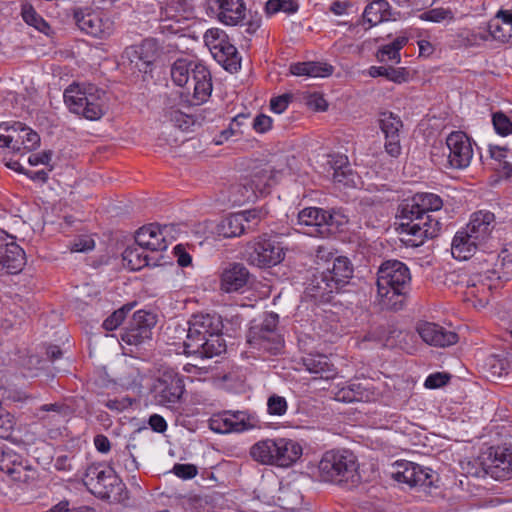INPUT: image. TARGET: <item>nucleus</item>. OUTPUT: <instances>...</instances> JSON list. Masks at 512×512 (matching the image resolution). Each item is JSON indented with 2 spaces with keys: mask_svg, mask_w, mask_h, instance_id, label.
Here are the masks:
<instances>
[{
  "mask_svg": "<svg viewBox=\"0 0 512 512\" xmlns=\"http://www.w3.org/2000/svg\"><path fill=\"white\" fill-rule=\"evenodd\" d=\"M443 207L442 198L434 193H416L400 206L399 226L400 234L410 236L404 241L413 247L424 243L425 239L438 236L442 224L430 215V212L439 211Z\"/></svg>",
  "mask_w": 512,
  "mask_h": 512,
  "instance_id": "nucleus-1",
  "label": "nucleus"
},
{
  "mask_svg": "<svg viewBox=\"0 0 512 512\" xmlns=\"http://www.w3.org/2000/svg\"><path fill=\"white\" fill-rule=\"evenodd\" d=\"M222 329L223 323L219 315H194L189 321L187 337L183 343L184 352L201 358H212L225 352Z\"/></svg>",
  "mask_w": 512,
  "mask_h": 512,
  "instance_id": "nucleus-2",
  "label": "nucleus"
},
{
  "mask_svg": "<svg viewBox=\"0 0 512 512\" xmlns=\"http://www.w3.org/2000/svg\"><path fill=\"white\" fill-rule=\"evenodd\" d=\"M377 300L381 309L398 311L411 288V273L399 260L384 261L377 271Z\"/></svg>",
  "mask_w": 512,
  "mask_h": 512,
  "instance_id": "nucleus-3",
  "label": "nucleus"
},
{
  "mask_svg": "<svg viewBox=\"0 0 512 512\" xmlns=\"http://www.w3.org/2000/svg\"><path fill=\"white\" fill-rule=\"evenodd\" d=\"M358 468L357 457L349 449L328 450L318 464L321 480L336 485H355L360 479Z\"/></svg>",
  "mask_w": 512,
  "mask_h": 512,
  "instance_id": "nucleus-4",
  "label": "nucleus"
},
{
  "mask_svg": "<svg viewBox=\"0 0 512 512\" xmlns=\"http://www.w3.org/2000/svg\"><path fill=\"white\" fill-rule=\"evenodd\" d=\"M84 477L85 486L97 498L113 503L128 499L126 485L112 467L93 463L87 467Z\"/></svg>",
  "mask_w": 512,
  "mask_h": 512,
  "instance_id": "nucleus-5",
  "label": "nucleus"
},
{
  "mask_svg": "<svg viewBox=\"0 0 512 512\" xmlns=\"http://www.w3.org/2000/svg\"><path fill=\"white\" fill-rule=\"evenodd\" d=\"M170 74L174 84L180 87L188 85L189 75H192L193 105H200L211 96L213 88L211 73L201 62L178 58L172 64Z\"/></svg>",
  "mask_w": 512,
  "mask_h": 512,
  "instance_id": "nucleus-6",
  "label": "nucleus"
},
{
  "mask_svg": "<svg viewBox=\"0 0 512 512\" xmlns=\"http://www.w3.org/2000/svg\"><path fill=\"white\" fill-rule=\"evenodd\" d=\"M249 455L262 465L289 467L301 457L302 447L292 439L267 438L253 444Z\"/></svg>",
  "mask_w": 512,
  "mask_h": 512,
  "instance_id": "nucleus-7",
  "label": "nucleus"
},
{
  "mask_svg": "<svg viewBox=\"0 0 512 512\" xmlns=\"http://www.w3.org/2000/svg\"><path fill=\"white\" fill-rule=\"evenodd\" d=\"M64 101L71 112L94 121L105 113L106 92L93 84L73 83L65 89Z\"/></svg>",
  "mask_w": 512,
  "mask_h": 512,
  "instance_id": "nucleus-8",
  "label": "nucleus"
},
{
  "mask_svg": "<svg viewBox=\"0 0 512 512\" xmlns=\"http://www.w3.org/2000/svg\"><path fill=\"white\" fill-rule=\"evenodd\" d=\"M278 323L279 316L274 312L266 313L260 323H253L246 335L250 348L273 355L278 354L284 346Z\"/></svg>",
  "mask_w": 512,
  "mask_h": 512,
  "instance_id": "nucleus-9",
  "label": "nucleus"
},
{
  "mask_svg": "<svg viewBox=\"0 0 512 512\" xmlns=\"http://www.w3.org/2000/svg\"><path fill=\"white\" fill-rule=\"evenodd\" d=\"M245 257L249 264L269 268L281 263L285 257L284 247L276 236L263 234L247 243Z\"/></svg>",
  "mask_w": 512,
  "mask_h": 512,
  "instance_id": "nucleus-10",
  "label": "nucleus"
},
{
  "mask_svg": "<svg viewBox=\"0 0 512 512\" xmlns=\"http://www.w3.org/2000/svg\"><path fill=\"white\" fill-rule=\"evenodd\" d=\"M184 392V377L173 369L164 370L153 385V397L156 404L173 411L181 407Z\"/></svg>",
  "mask_w": 512,
  "mask_h": 512,
  "instance_id": "nucleus-11",
  "label": "nucleus"
},
{
  "mask_svg": "<svg viewBox=\"0 0 512 512\" xmlns=\"http://www.w3.org/2000/svg\"><path fill=\"white\" fill-rule=\"evenodd\" d=\"M397 470L393 473V478L400 483H405L411 488L422 489L425 493H430L434 486V473L431 469L425 468L419 464L401 461L396 463Z\"/></svg>",
  "mask_w": 512,
  "mask_h": 512,
  "instance_id": "nucleus-12",
  "label": "nucleus"
},
{
  "mask_svg": "<svg viewBox=\"0 0 512 512\" xmlns=\"http://www.w3.org/2000/svg\"><path fill=\"white\" fill-rule=\"evenodd\" d=\"M155 325L156 316L153 313L136 311L124 328L121 339L128 345L142 344L145 340L151 339Z\"/></svg>",
  "mask_w": 512,
  "mask_h": 512,
  "instance_id": "nucleus-13",
  "label": "nucleus"
},
{
  "mask_svg": "<svg viewBox=\"0 0 512 512\" xmlns=\"http://www.w3.org/2000/svg\"><path fill=\"white\" fill-rule=\"evenodd\" d=\"M486 469L489 475L496 480L512 478V445L492 446L485 457Z\"/></svg>",
  "mask_w": 512,
  "mask_h": 512,
  "instance_id": "nucleus-14",
  "label": "nucleus"
},
{
  "mask_svg": "<svg viewBox=\"0 0 512 512\" xmlns=\"http://www.w3.org/2000/svg\"><path fill=\"white\" fill-rule=\"evenodd\" d=\"M449 150L448 163L454 169H464L469 166L473 157L471 139L463 131H453L446 138Z\"/></svg>",
  "mask_w": 512,
  "mask_h": 512,
  "instance_id": "nucleus-15",
  "label": "nucleus"
},
{
  "mask_svg": "<svg viewBox=\"0 0 512 512\" xmlns=\"http://www.w3.org/2000/svg\"><path fill=\"white\" fill-rule=\"evenodd\" d=\"M73 19L81 31L96 38L106 39L114 30L113 22L96 12L75 9Z\"/></svg>",
  "mask_w": 512,
  "mask_h": 512,
  "instance_id": "nucleus-16",
  "label": "nucleus"
},
{
  "mask_svg": "<svg viewBox=\"0 0 512 512\" xmlns=\"http://www.w3.org/2000/svg\"><path fill=\"white\" fill-rule=\"evenodd\" d=\"M5 232L0 234V268L9 274L22 271L26 263L24 250Z\"/></svg>",
  "mask_w": 512,
  "mask_h": 512,
  "instance_id": "nucleus-17",
  "label": "nucleus"
},
{
  "mask_svg": "<svg viewBox=\"0 0 512 512\" xmlns=\"http://www.w3.org/2000/svg\"><path fill=\"white\" fill-rule=\"evenodd\" d=\"M159 53L158 41L154 38H147L140 46H130L125 49V55L135 67L143 73L152 71L154 62Z\"/></svg>",
  "mask_w": 512,
  "mask_h": 512,
  "instance_id": "nucleus-18",
  "label": "nucleus"
},
{
  "mask_svg": "<svg viewBox=\"0 0 512 512\" xmlns=\"http://www.w3.org/2000/svg\"><path fill=\"white\" fill-rule=\"evenodd\" d=\"M380 129L385 136L384 148L388 155L397 158L402 152L400 144V129L403 127L402 120L392 112H383L379 119Z\"/></svg>",
  "mask_w": 512,
  "mask_h": 512,
  "instance_id": "nucleus-19",
  "label": "nucleus"
},
{
  "mask_svg": "<svg viewBox=\"0 0 512 512\" xmlns=\"http://www.w3.org/2000/svg\"><path fill=\"white\" fill-rule=\"evenodd\" d=\"M122 260L123 265L132 271H138L148 266L157 267L170 263L163 254L154 255L136 243L128 246L123 251Z\"/></svg>",
  "mask_w": 512,
  "mask_h": 512,
  "instance_id": "nucleus-20",
  "label": "nucleus"
},
{
  "mask_svg": "<svg viewBox=\"0 0 512 512\" xmlns=\"http://www.w3.org/2000/svg\"><path fill=\"white\" fill-rule=\"evenodd\" d=\"M167 229L166 225L162 228L158 224L143 226L136 231L135 242L154 255L162 254L168 247L164 235Z\"/></svg>",
  "mask_w": 512,
  "mask_h": 512,
  "instance_id": "nucleus-21",
  "label": "nucleus"
},
{
  "mask_svg": "<svg viewBox=\"0 0 512 512\" xmlns=\"http://www.w3.org/2000/svg\"><path fill=\"white\" fill-rule=\"evenodd\" d=\"M251 274L242 263H230L223 269L220 278V289L226 293L240 292L249 283Z\"/></svg>",
  "mask_w": 512,
  "mask_h": 512,
  "instance_id": "nucleus-22",
  "label": "nucleus"
},
{
  "mask_svg": "<svg viewBox=\"0 0 512 512\" xmlns=\"http://www.w3.org/2000/svg\"><path fill=\"white\" fill-rule=\"evenodd\" d=\"M417 332L422 340L432 346L446 347L457 343V333L430 322L418 325Z\"/></svg>",
  "mask_w": 512,
  "mask_h": 512,
  "instance_id": "nucleus-23",
  "label": "nucleus"
},
{
  "mask_svg": "<svg viewBox=\"0 0 512 512\" xmlns=\"http://www.w3.org/2000/svg\"><path fill=\"white\" fill-rule=\"evenodd\" d=\"M375 391L368 380L351 381L346 386L340 388L335 394V399L344 403L369 402L374 400Z\"/></svg>",
  "mask_w": 512,
  "mask_h": 512,
  "instance_id": "nucleus-24",
  "label": "nucleus"
},
{
  "mask_svg": "<svg viewBox=\"0 0 512 512\" xmlns=\"http://www.w3.org/2000/svg\"><path fill=\"white\" fill-rule=\"evenodd\" d=\"M305 295L318 302H329L334 293H338L337 286L331 283L325 273L317 272L312 275L305 287Z\"/></svg>",
  "mask_w": 512,
  "mask_h": 512,
  "instance_id": "nucleus-25",
  "label": "nucleus"
},
{
  "mask_svg": "<svg viewBox=\"0 0 512 512\" xmlns=\"http://www.w3.org/2000/svg\"><path fill=\"white\" fill-rule=\"evenodd\" d=\"M217 8V16L220 22L235 26L244 20L246 7L243 0H210Z\"/></svg>",
  "mask_w": 512,
  "mask_h": 512,
  "instance_id": "nucleus-26",
  "label": "nucleus"
},
{
  "mask_svg": "<svg viewBox=\"0 0 512 512\" xmlns=\"http://www.w3.org/2000/svg\"><path fill=\"white\" fill-rule=\"evenodd\" d=\"M495 228V216L490 211H478L472 214L465 229L481 244L485 242Z\"/></svg>",
  "mask_w": 512,
  "mask_h": 512,
  "instance_id": "nucleus-27",
  "label": "nucleus"
},
{
  "mask_svg": "<svg viewBox=\"0 0 512 512\" xmlns=\"http://www.w3.org/2000/svg\"><path fill=\"white\" fill-rule=\"evenodd\" d=\"M334 286H337L339 292L353 275V266L350 260L345 256H337L333 259L332 265L323 270Z\"/></svg>",
  "mask_w": 512,
  "mask_h": 512,
  "instance_id": "nucleus-28",
  "label": "nucleus"
},
{
  "mask_svg": "<svg viewBox=\"0 0 512 512\" xmlns=\"http://www.w3.org/2000/svg\"><path fill=\"white\" fill-rule=\"evenodd\" d=\"M470 236L472 235L465 228L456 232L451 244V253L455 259H469L481 244L477 239Z\"/></svg>",
  "mask_w": 512,
  "mask_h": 512,
  "instance_id": "nucleus-29",
  "label": "nucleus"
},
{
  "mask_svg": "<svg viewBox=\"0 0 512 512\" xmlns=\"http://www.w3.org/2000/svg\"><path fill=\"white\" fill-rule=\"evenodd\" d=\"M323 210L318 207H307L298 213V225L301 226L303 233L320 237V226L325 219Z\"/></svg>",
  "mask_w": 512,
  "mask_h": 512,
  "instance_id": "nucleus-30",
  "label": "nucleus"
},
{
  "mask_svg": "<svg viewBox=\"0 0 512 512\" xmlns=\"http://www.w3.org/2000/svg\"><path fill=\"white\" fill-rule=\"evenodd\" d=\"M324 222L320 226V237L329 238L343 232L349 222L347 215L340 209L323 210Z\"/></svg>",
  "mask_w": 512,
  "mask_h": 512,
  "instance_id": "nucleus-31",
  "label": "nucleus"
},
{
  "mask_svg": "<svg viewBox=\"0 0 512 512\" xmlns=\"http://www.w3.org/2000/svg\"><path fill=\"white\" fill-rule=\"evenodd\" d=\"M302 364L307 371L318 374L320 378L330 379L336 375V369L324 354H308L302 357Z\"/></svg>",
  "mask_w": 512,
  "mask_h": 512,
  "instance_id": "nucleus-32",
  "label": "nucleus"
},
{
  "mask_svg": "<svg viewBox=\"0 0 512 512\" xmlns=\"http://www.w3.org/2000/svg\"><path fill=\"white\" fill-rule=\"evenodd\" d=\"M334 72V67L321 62H297L290 65V73L295 76L328 77Z\"/></svg>",
  "mask_w": 512,
  "mask_h": 512,
  "instance_id": "nucleus-33",
  "label": "nucleus"
},
{
  "mask_svg": "<svg viewBox=\"0 0 512 512\" xmlns=\"http://www.w3.org/2000/svg\"><path fill=\"white\" fill-rule=\"evenodd\" d=\"M212 55L225 70L231 73L237 72L241 67V56L232 43L212 50Z\"/></svg>",
  "mask_w": 512,
  "mask_h": 512,
  "instance_id": "nucleus-34",
  "label": "nucleus"
},
{
  "mask_svg": "<svg viewBox=\"0 0 512 512\" xmlns=\"http://www.w3.org/2000/svg\"><path fill=\"white\" fill-rule=\"evenodd\" d=\"M493 292L489 291L480 278H471L468 281L465 295L468 300L472 301L476 308L485 307L492 296Z\"/></svg>",
  "mask_w": 512,
  "mask_h": 512,
  "instance_id": "nucleus-35",
  "label": "nucleus"
},
{
  "mask_svg": "<svg viewBox=\"0 0 512 512\" xmlns=\"http://www.w3.org/2000/svg\"><path fill=\"white\" fill-rule=\"evenodd\" d=\"M408 43L405 34L397 36L392 42L381 46L376 54L379 62L399 64L401 61L400 50Z\"/></svg>",
  "mask_w": 512,
  "mask_h": 512,
  "instance_id": "nucleus-36",
  "label": "nucleus"
},
{
  "mask_svg": "<svg viewBox=\"0 0 512 512\" xmlns=\"http://www.w3.org/2000/svg\"><path fill=\"white\" fill-rule=\"evenodd\" d=\"M484 370L491 378H499L512 369V358L507 354H491L484 361Z\"/></svg>",
  "mask_w": 512,
  "mask_h": 512,
  "instance_id": "nucleus-37",
  "label": "nucleus"
},
{
  "mask_svg": "<svg viewBox=\"0 0 512 512\" xmlns=\"http://www.w3.org/2000/svg\"><path fill=\"white\" fill-rule=\"evenodd\" d=\"M219 234L225 238H232L248 233L245 227V217L238 213L226 216L218 225Z\"/></svg>",
  "mask_w": 512,
  "mask_h": 512,
  "instance_id": "nucleus-38",
  "label": "nucleus"
},
{
  "mask_svg": "<svg viewBox=\"0 0 512 512\" xmlns=\"http://www.w3.org/2000/svg\"><path fill=\"white\" fill-rule=\"evenodd\" d=\"M270 174V170L262 169L252 176L250 182L243 185L246 192H250L246 196L248 200L258 197L257 192H259L260 195L268 192V188L271 186L272 181V176Z\"/></svg>",
  "mask_w": 512,
  "mask_h": 512,
  "instance_id": "nucleus-39",
  "label": "nucleus"
},
{
  "mask_svg": "<svg viewBox=\"0 0 512 512\" xmlns=\"http://www.w3.org/2000/svg\"><path fill=\"white\" fill-rule=\"evenodd\" d=\"M369 75L373 78L385 77L397 84L404 83L409 78V72L406 68H394L393 66H371Z\"/></svg>",
  "mask_w": 512,
  "mask_h": 512,
  "instance_id": "nucleus-40",
  "label": "nucleus"
},
{
  "mask_svg": "<svg viewBox=\"0 0 512 512\" xmlns=\"http://www.w3.org/2000/svg\"><path fill=\"white\" fill-rule=\"evenodd\" d=\"M1 470L16 482L29 483L35 478L34 475L29 474L34 473L30 466L23 465L21 462L17 463L16 460H12L10 463H5V460H3Z\"/></svg>",
  "mask_w": 512,
  "mask_h": 512,
  "instance_id": "nucleus-41",
  "label": "nucleus"
},
{
  "mask_svg": "<svg viewBox=\"0 0 512 512\" xmlns=\"http://www.w3.org/2000/svg\"><path fill=\"white\" fill-rule=\"evenodd\" d=\"M482 40L492 38L500 43H508L512 41V30L506 28L503 23L497 19H492L487 25V32L480 36Z\"/></svg>",
  "mask_w": 512,
  "mask_h": 512,
  "instance_id": "nucleus-42",
  "label": "nucleus"
},
{
  "mask_svg": "<svg viewBox=\"0 0 512 512\" xmlns=\"http://www.w3.org/2000/svg\"><path fill=\"white\" fill-rule=\"evenodd\" d=\"M387 7L388 3L385 0H378L370 3L366 6L363 13L364 22L369 23L370 26H374L386 20Z\"/></svg>",
  "mask_w": 512,
  "mask_h": 512,
  "instance_id": "nucleus-43",
  "label": "nucleus"
},
{
  "mask_svg": "<svg viewBox=\"0 0 512 512\" xmlns=\"http://www.w3.org/2000/svg\"><path fill=\"white\" fill-rule=\"evenodd\" d=\"M11 128H13V132H22L24 133L23 136H18V144L21 147L24 146L27 150H33L36 149L40 144V136L30 129L29 127H26L21 122H15Z\"/></svg>",
  "mask_w": 512,
  "mask_h": 512,
  "instance_id": "nucleus-44",
  "label": "nucleus"
},
{
  "mask_svg": "<svg viewBox=\"0 0 512 512\" xmlns=\"http://www.w3.org/2000/svg\"><path fill=\"white\" fill-rule=\"evenodd\" d=\"M497 259L500 262L497 269L500 277L503 281L512 280V241L504 246Z\"/></svg>",
  "mask_w": 512,
  "mask_h": 512,
  "instance_id": "nucleus-45",
  "label": "nucleus"
},
{
  "mask_svg": "<svg viewBox=\"0 0 512 512\" xmlns=\"http://www.w3.org/2000/svg\"><path fill=\"white\" fill-rule=\"evenodd\" d=\"M165 117L173 123L176 127L183 131L189 130V128L197 122L194 115L186 114L179 109L170 108L165 111Z\"/></svg>",
  "mask_w": 512,
  "mask_h": 512,
  "instance_id": "nucleus-46",
  "label": "nucleus"
},
{
  "mask_svg": "<svg viewBox=\"0 0 512 512\" xmlns=\"http://www.w3.org/2000/svg\"><path fill=\"white\" fill-rule=\"evenodd\" d=\"M234 432H243L258 427L254 416L243 411L229 412Z\"/></svg>",
  "mask_w": 512,
  "mask_h": 512,
  "instance_id": "nucleus-47",
  "label": "nucleus"
},
{
  "mask_svg": "<svg viewBox=\"0 0 512 512\" xmlns=\"http://www.w3.org/2000/svg\"><path fill=\"white\" fill-rule=\"evenodd\" d=\"M134 304H126L114 311L109 315L102 324V327L107 331H113L117 329L127 317V314L132 310Z\"/></svg>",
  "mask_w": 512,
  "mask_h": 512,
  "instance_id": "nucleus-48",
  "label": "nucleus"
},
{
  "mask_svg": "<svg viewBox=\"0 0 512 512\" xmlns=\"http://www.w3.org/2000/svg\"><path fill=\"white\" fill-rule=\"evenodd\" d=\"M209 428L219 434L234 432L229 412L213 415L209 419Z\"/></svg>",
  "mask_w": 512,
  "mask_h": 512,
  "instance_id": "nucleus-49",
  "label": "nucleus"
},
{
  "mask_svg": "<svg viewBox=\"0 0 512 512\" xmlns=\"http://www.w3.org/2000/svg\"><path fill=\"white\" fill-rule=\"evenodd\" d=\"M358 181L359 176L351 169V167L333 172V182L339 186L354 188L357 186Z\"/></svg>",
  "mask_w": 512,
  "mask_h": 512,
  "instance_id": "nucleus-50",
  "label": "nucleus"
},
{
  "mask_svg": "<svg viewBox=\"0 0 512 512\" xmlns=\"http://www.w3.org/2000/svg\"><path fill=\"white\" fill-rule=\"evenodd\" d=\"M492 123L497 134L501 136L512 134V121L504 112H494L492 114Z\"/></svg>",
  "mask_w": 512,
  "mask_h": 512,
  "instance_id": "nucleus-51",
  "label": "nucleus"
},
{
  "mask_svg": "<svg viewBox=\"0 0 512 512\" xmlns=\"http://www.w3.org/2000/svg\"><path fill=\"white\" fill-rule=\"evenodd\" d=\"M471 278H480L489 291L494 292L501 287L503 279L500 277L497 269L487 270L471 276Z\"/></svg>",
  "mask_w": 512,
  "mask_h": 512,
  "instance_id": "nucleus-52",
  "label": "nucleus"
},
{
  "mask_svg": "<svg viewBox=\"0 0 512 512\" xmlns=\"http://www.w3.org/2000/svg\"><path fill=\"white\" fill-rule=\"evenodd\" d=\"M22 16L27 24L35 27L40 32L47 33L50 29L49 24L32 7L23 9Z\"/></svg>",
  "mask_w": 512,
  "mask_h": 512,
  "instance_id": "nucleus-53",
  "label": "nucleus"
},
{
  "mask_svg": "<svg viewBox=\"0 0 512 512\" xmlns=\"http://www.w3.org/2000/svg\"><path fill=\"white\" fill-rule=\"evenodd\" d=\"M13 132V128L6 123H0V148H9L13 152H19L20 146L18 144V139L10 134L9 132Z\"/></svg>",
  "mask_w": 512,
  "mask_h": 512,
  "instance_id": "nucleus-54",
  "label": "nucleus"
},
{
  "mask_svg": "<svg viewBox=\"0 0 512 512\" xmlns=\"http://www.w3.org/2000/svg\"><path fill=\"white\" fill-rule=\"evenodd\" d=\"M288 409L286 399L277 394L271 395L267 400V412L273 416H283Z\"/></svg>",
  "mask_w": 512,
  "mask_h": 512,
  "instance_id": "nucleus-55",
  "label": "nucleus"
},
{
  "mask_svg": "<svg viewBox=\"0 0 512 512\" xmlns=\"http://www.w3.org/2000/svg\"><path fill=\"white\" fill-rule=\"evenodd\" d=\"M420 19L438 23L445 19L452 20L454 19V15L450 9L434 8L423 12L420 15Z\"/></svg>",
  "mask_w": 512,
  "mask_h": 512,
  "instance_id": "nucleus-56",
  "label": "nucleus"
},
{
  "mask_svg": "<svg viewBox=\"0 0 512 512\" xmlns=\"http://www.w3.org/2000/svg\"><path fill=\"white\" fill-rule=\"evenodd\" d=\"M485 458L483 461L478 459H474L473 461H468L462 464L463 471L472 477H482L485 475H489L488 469H486V465L484 464Z\"/></svg>",
  "mask_w": 512,
  "mask_h": 512,
  "instance_id": "nucleus-57",
  "label": "nucleus"
},
{
  "mask_svg": "<svg viewBox=\"0 0 512 512\" xmlns=\"http://www.w3.org/2000/svg\"><path fill=\"white\" fill-rule=\"evenodd\" d=\"M238 214L245 217V227L248 232L254 231L265 216V213L261 209H250L239 212Z\"/></svg>",
  "mask_w": 512,
  "mask_h": 512,
  "instance_id": "nucleus-58",
  "label": "nucleus"
},
{
  "mask_svg": "<svg viewBox=\"0 0 512 512\" xmlns=\"http://www.w3.org/2000/svg\"><path fill=\"white\" fill-rule=\"evenodd\" d=\"M451 379V375L445 372H435L430 374L425 382L424 386L428 389H437L445 386Z\"/></svg>",
  "mask_w": 512,
  "mask_h": 512,
  "instance_id": "nucleus-59",
  "label": "nucleus"
},
{
  "mask_svg": "<svg viewBox=\"0 0 512 512\" xmlns=\"http://www.w3.org/2000/svg\"><path fill=\"white\" fill-rule=\"evenodd\" d=\"M172 472L178 477L183 480H189L194 478L198 473V468L194 464H181L176 463L173 468Z\"/></svg>",
  "mask_w": 512,
  "mask_h": 512,
  "instance_id": "nucleus-60",
  "label": "nucleus"
},
{
  "mask_svg": "<svg viewBox=\"0 0 512 512\" xmlns=\"http://www.w3.org/2000/svg\"><path fill=\"white\" fill-rule=\"evenodd\" d=\"M95 242L89 236H80L71 244L72 252H87L94 248Z\"/></svg>",
  "mask_w": 512,
  "mask_h": 512,
  "instance_id": "nucleus-61",
  "label": "nucleus"
},
{
  "mask_svg": "<svg viewBox=\"0 0 512 512\" xmlns=\"http://www.w3.org/2000/svg\"><path fill=\"white\" fill-rule=\"evenodd\" d=\"M224 37V31L219 28H211L204 34V42L209 50H215L216 43Z\"/></svg>",
  "mask_w": 512,
  "mask_h": 512,
  "instance_id": "nucleus-62",
  "label": "nucleus"
},
{
  "mask_svg": "<svg viewBox=\"0 0 512 512\" xmlns=\"http://www.w3.org/2000/svg\"><path fill=\"white\" fill-rule=\"evenodd\" d=\"M272 123L273 120L271 117L265 114H259L254 118L252 127L257 133H266L272 128Z\"/></svg>",
  "mask_w": 512,
  "mask_h": 512,
  "instance_id": "nucleus-63",
  "label": "nucleus"
},
{
  "mask_svg": "<svg viewBox=\"0 0 512 512\" xmlns=\"http://www.w3.org/2000/svg\"><path fill=\"white\" fill-rule=\"evenodd\" d=\"M44 512H93L92 509L88 507H81V508H69V501L68 500H62L56 505L52 506L50 509L44 511Z\"/></svg>",
  "mask_w": 512,
  "mask_h": 512,
  "instance_id": "nucleus-64",
  "label": "nucleus"
}]
</instances>
